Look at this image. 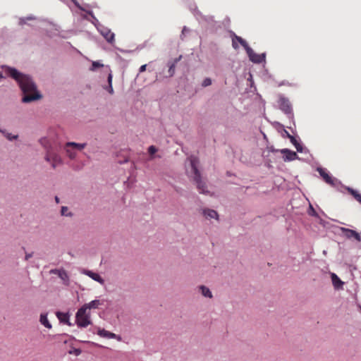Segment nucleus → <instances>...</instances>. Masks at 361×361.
<instances>
[{"mask_svg": "<svg viewBox=\"0 0 361 361\" xmlns=\"http://www.w3.org/2000/svg\"><path fill=\"white\" fill-rule=\"evenodd\" d=\"M86 146L85 143L79 144L73 142H68L65 145V151L67 156L71 159H73L75 158L77 151H81Z\"/></svg>", "mask_w": 361, "mask_h": 361, "instance_id": "39448f33", "label": "nucleus"}, {"mask_svg": "<svg viewBox=\"0 0 361 361\" xmlns=\"http://www.w3.org/2000/svg\"><path fill=\"white\" fill-rule=\"evenodd\" d=\"M200 289L201 290L202 294L204 297H207V298H212V294L211 291L209 290V289L208 288H207L204 286H201L200 287Z\"/></svg>", "mask_w": 361, "mask_h": 361, "instance_id": "4be33fe9", "label": "nucleus"}, {"mask_svg": "<svg viewBox=\"0 0 361 361\" xmlns=\"http://www.w3.org/2000/svg\"><path fill=\"white\" fill-rule=\"evenodd\" d=\"M232 45H233V47L235 49H238V44H236V42H235V39L234 38L233 39Z\"/></svg>", "mask_w": 361, "mask_h": 361, "instance_id": "2f4dec72", "label": "nucleus"}, {"mask_svg": "<svg viewBox=\"0 0 361 361\" xmlns=\"http://www.w3.org/2000/svg\"><path fill=\"white\" fill-rule=\"evenodd\" d=\"M40 143L47 150L45 160L49 162L53 168H56L57 166L60 165L62 163V159L61 157L54 151L53 147L49 144V140L46 137L42 138Z\"/></svg>", "mask_w": 361, "mask_h": 361, "instance_id": "f03ea898", "label": "nucleus"}, {"mask_svg": "<svg viewBox=\"0 0 361 361\" xmlns=\"http://www.w3.org/2000/svg\"><path fill=\"white\" fill-rule=\"evenodd\" d=\"M55 200H56V202L57 203H59V197H55Z\"/></svg>", "mask_w": 361, "mask_h": 361, "instance_id": "f704fd0d", "label": "nucleus"}, {"mask_svg": "<svg viewBox=\"0 0 361 361\" xmlns=\"http://www.w3.org/2000/svg\"><path fill=\"white\" fill-rule=\"evenodd\" d=\"M97 334H98L99 336L103 337V338H115V339H117V340H118V341H121V336H117V335H116V334H115L114 333H112V332L108 331L105 330L104 329H100V328H98V330H97Z\"/></svg>", "mask_w": 361, "mask_h": 361, "instance_id": "9d476101", "label": "nucleus"}, {"mask_svg": "<svg viewBox=\"0 0 361 361\" xmlns=\"http://www.w3.org/2000/svg\"><path fill=\"white\" fill-rule=\"evenodd\" d=\"M174 72H175V63H173L169 66V76H172L174 74Z\"/></svg>", "mask_w": 361, "mask_h": 361, "instance_id": "cd10ccee", "label": "nucleus"}, {"mask_svg": "<svg viewBox=\"0 0 361 361\" xmlns=\"http://www.w3.org/2000/svg\"><path fill=\"white\" fill-rule=\"evenodd\" d=\"M279 106L281 110H282L286 114H290L291 112L292 108L291 105L288 101V99L285 97H281L279 99Z\"/></svg>", "mask_w": 361, "mask_h": 361, "instance_id": "1a4fd4ad", "label": "nucleus"}, {"mask_svg": "<svg viewBox=\"0 0 361 361\" xmlns=\"http://www.w3.org/2000/svg\"><path fill=\"white\" fill-rule=\"evenodd\" d=\"M51 272L57 274L59 277L60 279H61L63 281H68V276L67 272L65 270L55 269V270L51 271Z\"/></svg>", "mask_w": 361, "mask_h": 361, "instance_id": "a211bd4d", "label": "nucleus"}, {"mask_svg": "<svg viewBox=\"0 0 361 361\" xmlns=\"http://www.w3.org/2000/svg\"><path fill=\"white\" fill-rule=\"evenodd\" d=\"M246 52L250 60L254 63H260L265 61V54H256L250 47H247Z\"/></svg>", "mask_w": 361, "mask_h": 361, "instance_id": "423d86ee", "label": "nucleus"}, {"mask_svg": "<svg viewBox=\"0 0 361 361\" xmlns=\"http://www.w3.org/2000/svg\"><path fill=\"white\" fill-rule=\"evenodd\" d=\"M104 65L99 61H93L90 70L92 71H96L98 68L103 67Z\"/></svg>", "mask_w": 361, "mask_h": 361, "instance_id": "393cba45", "label": "nucleus"}, {"mask_svg": "<svg viewBox=\"0 0 361 361\" xmlns=\"http://www.w3.org/2000/svg\"><path fill=\"white\" fill-rule=\"evenodd\" d=\"M56 316L58 319L60 320V322L67 324L68 325L71 326V324L69 322V315L68 313H63V312H57Z\"/></svg>", "mask_w": 361, "mask_h": 361, "instance_id": "dca6fc26", "label": "nucleus"}, {"mask_svg": "<svg viewBox=\"0 0 361 361\" xmlns=\"http://www.w3.org/2000/svg\"><path fill=\"white\" fill-rule=\"evenodd\" d=\"M157 152V149L156 148V147H154V145H152L150 146L149 148H148V152L150 155H153L154 154H155L156 152Z\"/></svg>", "mask_w": 361, "mask_h": 361, "instance_id": "c85d7f7f", "label": "nucleus"}, {"mask_svg": "<svg viewBox=\"0 0 361 361\" xmlns=\"http://www.w3.org/2000/svg\"><path fill=\"white\" fill-rule=\"evenodd\" d=\"M211 84H212V80L209 78H207L203 80L202 85L203 87H207V86H209Z\"/></svg>", "mask_w": 361, "mask_h": 361, "instance_id": "bb28decb", "label": "nucleus"}, {"mask_svg": "<svg viewBox=\"0 0 361 361\" xmlns=\"http://www.w3.org/2000/svg\"><path fill=\"white\" fill-rule=\"evenodd\" d=\"M311 207V209H312V210H311V212H314V209H313V207Z\"/></svg>", "mask_w": 361, "mask_h": 361, "instance_id": "4c0bfd02", "label": "nucleus"}, {"mask_svg": "<svg viewBox=\"0 0 361 361\" xmlns=\"http://www.w3.org/2000/svg\"><path fill=\"white\" fill-rule=\"evenodd\" d=\"M112 79H113V75L111 74V73H110L108 75V78H107V80H108V83H109V86L108 87L106 88V90L111 94H114V89H113V87H112Z\"/></svg>", "mask_w": 361, "mask_h": 361, "instance_id": "5701e85b", "label": "nucleus"}, {"mask_svg": "<svg viewBox=\"0 0 361 361\" xmlns=\"http://www.w3.org/2000/svg\"><path fill=\"white\" fill-rule=\"evenodd\" d=\"M234 39L237 40L244 47L245 51L247 50V47H250L247 42L242 37L235 35Z\"/></svg>", "mask_w": 361, "mask_h": 361, "instance_id": "b1692460", "label": "nucleus"}, {"mask_svg": "<svg viewBox=\"0 0 361 361\" xmlns=\"http://www.w3.org/2000/svg\"><path fill=\"white\" fill-rule=\"evenodd\" d=\"M311 207V209H312V210H311V212H314V209H313V207Z\"/></svg>", "mask_w": 361, "mask_h": 361, "instance_id": "c9c22d12", "label": "nucleus"}, {"mask_svg": "<svg viewBox=\"0 0 361 361\" xmlns=\"http://www.w3.org/2000/svg\"><path fill=\"white\" fill-rule=\"evenodd\" d=\"M102 303L99 300H94L82 306L90 312L91 309H97Z\"/></svg>", "mask_w": 361, "mask_h": 361, "instance_id": "ddd939ff", "label": "nucleus"}, {"mask_svg": "<svg viewBox=\"0 0 361 361\" xmlns=\"http://www.w3.org/2000/svg\"><path fill=\"white\" fill-rule=\"evenodd\" d=\"M6 137L9 140H15L17 138V135H11V134L10 133H8L6 135Z\"/></svg>", "mask_w": 361, "mask_h": 361, "instance_id": "c756f323", "label": "nucleus"}, {"mask_svg": "<svg viewBox=\"0 0 361 361\" xmlns=\"http://www.w3.org/2000/svg\"><path fill=\"white\" fill-rule=\"evenodd\" d=\"M6 73L18 82L23 93V102H31L42 97L41 94L37 91V87L30 76L23 75L16 69L9 67L6 68Z\"/></svg>", "mask_w": 361, "mask_h": 361, "instance_id": "f257e3e1", "label": "nucleus"}, {"mask_svg": "<svg viewBox=\"0 0 361 361\" xmlns=\"http://www.w3.org/2000/svg\"><path fill=\"white\" fill-rule=\"evenodd\" d=\"M317 171L327 184L331 185H336V179L329 174L325 169L317 168Z\"/></svg>", "mask_w": 361, "mask_h": 361, "instance_id": "0eeeda50", "label": "nucleus"}, {"mask_svg": "<svg viewBox=\"0 0 361 361\" xmlns=\"http://www.w3.org/2000/svg\"><path fill=\"white\" fill-rule=\"evenodd\" d=\"M32 257V253L31 254H26L25 259L27 260V259H29Z\"/></svg>", "mask_w": 361, "mask_h": 361, "instance_id": "72a5a7b5", "label": "nucleus"}, {"mask_svg": "<svg viewBox=\"0 0 361 361\" xmlns=\"http://www.w3.org/2000/svg\"><path fill=\"white\" fill-rule=\"evenodd\" d=\"M286 133L288 134V135H289L288 131H286Z\"/></svg>", "mask_w": 361, "mask_h": 361, "instance_id": "ea45409f", "label": "nucleus"}, {"mask_svg": "<svg viewBox=\"0 0 361 361\" xmlns=\"http://www.w3.org/2000/svg\"><path fill=\"white\" fill-rule=\"evenodd\" d=\"M347 191L359 202L361 204V194L359 193L357 190L347 187Z\"/></svg>", "mask_w": 361, "mask_h": 361, "instance_id": "f3484780", "label": "nucleus"}, {"mask_svg": "<svg viewBox=\"0 0 361 361\" xmlns=\"http://www.w3.org/2000/svg\"><path fill=\"white\" fill-rule=\"evenodd\" d=\"M146 68H147V64H144V65L141 66L140 69H139V72L140 73H142V72L145 71H146Z\"/></svg>", "mask_w": 361, "mask_h": 361, "instance_id": "7c9ffc66", "label": "nucleus"}, {"mask_svg": "<svg viewBox=\"0 0 361 361\" xmlns=\"http://www.w3.org/2000/svg\"><path fill=\"white\" fill-rule=\"evenodd\" d=\"M82 273L90 277L94 281L99 283L101 285L104 284V280L99 276V274L90 270H83Z\"/></svg>", "mask_w": 361, "mask_h": 361, "instance_id": "f8f14e48", "label": "nucleus"}, {"mask_svg": "<svg viewBox=\"0 0 361 361\" xmlns=\"http://www.w3.org/2000/svg\"><path fill=\"white\" fill-rule=\"evenodd\" d=\"M198 161L195 157L190 158V165L192 168V173L194 174V180L197 184V187L201 193L206 192V185L204 182L201 180V175L197 169Z\"/></svg>", "mask_w": 361, "mask_h": 361, "instance_id": "20e7f679", "label": "nucleus"}, {"mask_svg": "<svg viewBox=\"0 0 361 361\" xmlns=\"http://www.w3.org/2000/svg\"><path fill=\"white\" fill-rule=\"evenodd\" d=\"M207 219H217L218 214L213 209H205L203 212Z\"/></svg>", "mask_w": 361, "mask_h": 361, "instance_id": "6ab92c4d", "label": "nucleus"}, {"mask_svg": "<svg viewBox=\"0 0 361 361\" xmlns=\"http://www.w3.org/2000/svg\"><path fill=\"white\" fill-rule=\"evenodd\" d=\"M75 323L78 327L85 328L92 324L91 314L83 306L78 309L75 314Z\"/></svg>", "mask_w": 361, "mask_h": 361, "instance_id": "7ed1b4c3", "label": "nucleus"}, {"mask_svg": "<svg viewBox=\"0 0 361 361\" xmlns=\"http://www.w3.org/2000/svg\"><path fill=\"white\" fill-rule=\"evenodd\" d=\"M3 78L2 73L0 72V78Z\"/></svg>", "mask_w": 361, "mask_h": 361, "instance_id": "58836bf2", "label": "nucleus"}, {"mask_svg": "<svg viewBox=\"0 0 361 361\" xmlns=\"http://www.w3.org/2000/svg\"><path fill=\"white\" fill-rule=\"evenodd\" d=\"M281 153L283 154V160L285 161H293L298 158V154H296V152L291 151L288 149H281Z\"/></svg>", "mask_w": 361, "mask_h": 361, "instance_id": "9b49d317", "label": "nucleus"}, {"mask_svg": "<svg viewBox=\"0 0 361 361\" xmlns=\"http://www.w3.org/2000/svg\"><path fill=\"white\" fill-rule=\"evenodd\" d=\"M331 276L332 283H333L334 288H336V289H338V288H341V286H343V283L338 277V276L336 274L332 273Z\"/></svg>", "mask_w": 361, "mask_h": 361, "instance_id": "2eb2a0df", "label": "nucleus"}, {"mask_svg": "<svg viewBox=\"0 0 361 361\" xmlns=\"http://www.w3.org/2000/svg\"><path fill=\"white\" fill-rule=\"evenodd\" d=\"M286 133L288 134V135H289L288 131H286Z\"/></svg>", "mask_w": 361, "mask_h": 361, "instance_id": "a19ab883", "label": "nucleus"}, {"mask_svg": "<svg viewBox=\"0 0 361 361\" xmlns=\"http://www.w3.org/2000/svg\"><path fill=\"white\" fill-rule=\"evenodd\" d=\"M101 33L107 42L111 43L114 42V34L110 30L104 29L101 32Z\"/></svg>", "mask_w": 361, "mask_h": 361, "instance_id": "4468645a", "label": "nucleus"}, {"mask_svg": "<svg viewBox=\"0 0 361 361\" xmlns=\"http://www.w3.org/2000/svg\"><path fill=\"white\" fill-rule=\"evenodd\" d=\"M288 137L291 142V143L295 147L296 149L299 152H302V145L297 141V140L292 135H288Z\"/></svg>", "mask_w": 361, "mask_h": 361, "instance_id": "412c9836", "label": "nucleus"}, {"mask_svg": "<svg viewBox=\"0 0 361 361\" xmlns=\"http://www.w3.org/2000/svg\"><path fill=\"white\" fill-rule=\"evenodd\" d=\"M61 214L62 216H71L72 214L68 212V208L67 207H62L61 210Z\"/></svg>", "mask_w": 361, "mask_h": 361, "instance_id": "a878e982", "label": "nucleus"}, {"mask_svg": "<svg viewBox=\"0 0 361 361\" xmlns=\"http://www.w3.org/2000/svg\"><path fill=\"white\" fill-rule=\"evenodd\" d=\"M340 230L341 231L342 233L345 235V237H346L347 238L350 239L353 238L357 242L361 241L360 235L357 231L344 227L340 228Z\"/></svg>", "mask_w": 361, "mask_h": 361, "instance_id": "6e6552de", "label": "nucleus"}, {"mask_svg": "<svg viewBox=\"0 0 361 361\" xmlns=\"http://www.w3.org/2000/svg\"><path fill=\"white\" fill-rule=\"evenodd\" d=\"M311 207V209H312V210H311V212H314V209H313V207Z\"/></svg>", "mask_w": 361, "mask_h": 361, "instance_id": "e433bc0d", "label": "nucleus"}, {"mask_svg": "<svg viewBox=\"0 0 361 361\" xmlns=\"http://www.w3.org/2000/svg\"><path fill=\"white\" fill-rule=\"evenodd\" d=\"M40 323L44 325L47 329H51L52 326L49 322L47 319V315L46 314H41L40 319H39Z\"/></svg>", "mask_w": 361, "mask_h": 361, "instance_id": "aec40b11", "label": "nucleus"}, {"mask_svg": "<svg viewBox=\"0 0 361 361\" xmlns=\"http://www.w3.org/2000/svg\"><path fill=\"white\" fill-rule=\"evenodd\" d=\"M74 353L75 355H79L81 353V350L80 349H75Z\"/></svg>", "mask_w": 361, "mask_h": 361, "instance_id": "473e14b6", "label": "nucleus"}]
</instances>
